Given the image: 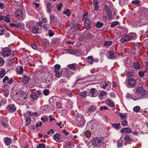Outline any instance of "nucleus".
<instances>
[{"label":"nucleus","mask_w":148,"mask_h":148,"mask_svg":"<svg viewBox=\"0 0 148 148\" xmlns=\"http://www.w3.org/2000/svg\"><path fill=\"white\" fill-rule=\"evenodd\" d=\"M109 57L108 58L110 59H113L115 58L114 53L112 51H110L109 53Z\"/></svg>","instance_id":"obj_22"},{"label":"nucleus","mask_w":148,"mask_h":148,"mask_svg":"<svg viewBox=\"0 0 148 148\" xmlns=\"http://www.w3.org/2000/svg\"><path fill=\"white\" fill-rule=\"evenodd\" d=\"M68 66L71 69L75 70V66L74 64H69L68 65Z\"/></svg>","instance_id":"obj_48"},{"label":"nucleus","mask_w":148,"mask_h":148,"mask_svg":"<svg viewBox=\"0 0 148 148\" xmlns=\"http://www.w3.org/2000/svg\"><path fill=\"white\" fill-rule=\"evenodd\" d=\"M9 25L11 27H14L18 28H22L24 26L23 24L21 23H10Z\"/></svg>","instance_id":"obj_4"},{"label":"nucleus","mask_w":148,"mask_h":148,"mask_svg":"<svg viewBox=\"0 0 148 148\" xmlns=\"http://www.w3.org/2000/svg\"><path fill=\"white\" fill-rule=\"evenodd\" d=\"M30 96L32 99L34 100H37L38 98L37 94L34 93H32L30 95Z\"/></svg>","instance_id":"obj_23"},{"label":"nucleus","mask_w":148,"mask_h":148,"mask_svg":"<svg viewBox=\"0 0 148 148\" xmlns=\"http://www.w3.org/2000/svg\"><path fill=\"white\" fill-rule=\"evenodd\" d=\"M119 24V22L118 21H116L112 23L111 25V28H112L116 26L117 25Z\"/></svg>","instance_id":"obj_51"},{"label":"nucleus","mask_w":148,"mask_h":148,"mask_svg":"<svg viewBox=\"0 0 148 148\" xmlns=\"http://www.w3.org/2000/svg\"><path fill=\"white\" fill-rule=\"evenodd\" d=\"M85 121L84 117L82 115H79L76 117V123L79 127H82L85 123Z\"/></svg>","instance_id":"obj_1"},{"label":"nucleus","mask_w":148,"mask_h":148,"mask_svg":"<svg viewBox=\"0 0 148 148\" xmlns=\"http://www.w3.org/2000/svg\"><path fill=\"white\" fill-rule=\"evenodd\" d=\"M97 109V107L96 106L93 105L91 106H89L88 110L85 112V114L87 116H89L90 115V113L95 111Z\"/></svg>","instance_id":"obj_3"},{"label":"nucleus","mask_w":148,"mask_h":148,"mask_svg":"<svg viewBox=\"0 0 148 148\" xmlns=\"http://www.w3.org/2000/svg\"><path fill=\"white\" fill-rule=\"evenodd\" d=\"M122 125L123 126H127L128 125V122L126 120H124L122 121Z\"/></svg>","instance_id":"obj_53"},{"label":"nucleus","mask_w":148,"mask_h":148,"mask_svg":"<svg viewBox=\"0 0 148 148\" xmlns=\"http://www.w3.org/2000/svg\"><path fill=\"white\" fill-rule=\"evenodd\" d=\"M119 115L121 117V118L122 119L126 118L127 116V115L125 113L122 114L120 113L119 114Z\"/></svg>","instance_id":"obj_42"},{"label":"nucleus","mask_w":148,"mask_h":148,"mask_svg":"<svg viewBox=\"0 0 148 148\" xmlns=\"http://www.w3.org/2000/svg\"><path fill=\"white\" fill-rule=\"evenodd\" d=\"M5 144L7 146H9L11 143V139L9 137L5 138Z\"/></svg>","instance_id":"obj_14"},{"label":"nucleus","mask_w":148,"mask_h":148,"mask_svg":"<svg viewBox=\"0 0 148 148\" xmlns=\"http://www.w3.org/2000/svg\"><path fill=\"white\" fill-rule=\"evenodd\" d=\"M148 94V92L147 91L145 90L143 92V93L141 94L140 97L139 98L140 99H143L144 98L145 96L147 95Z\"/></svg>","instance_id":"obj_26"},{"label":"nucleus","mask_w":148,"mask_h":148,"mask_svg":"<svg viewBox=\"0 0 148 148\" xmlns=\"http://www.w3.org/2000/svg\"><path fill=\"white\" fill-rule=\"evenodd\" d=\"M5 75V71L4 69L2 70L0 72V77L3 78Z\"/></svg>","instance_id":"obj_37"},{"label":"nucleus","mask_w":148,"mask_h":148,"mask_svg":"<svg viewBox=\"0 0 148 148\" xmlns=\"http://www.w3.org/2000/svg\"><path fill=\"white\" fill-rule=\"evenodd\" d=\"M26 121V126L30 124L31 122V119L30 117L28 116H25V118Z\"/></svg>","instance_id":"obj_19"},{"label":"nucleus","mask_w":148,"mask_h":148,"mask_svg":"<svg viewBox=\"0 0 148 148\" xmlns=\"http://www.w3.org/2000/svg\"><path fill=\"white\" fill-rule=\"evenodd\" d=\"M121 133H130L132 132V130L129 127L124 128L121 130Z\"/></svg>","instance_id":"obj_11"},{"label":"nucleus","mask_w":148,"mask_h":148,"mask_svg":"<svg viewBox=\"0 0 148 148\" xmlns=\"http://www.w3.org/2000/svg\"><path fill=\"white\" fill-rule=\"evenodd\" d=\"M86 93L87 92L86 91H84L80 92L79 93V95L80 96H81L82 97L84 98H85L87 96Z\"/></svg>","instance_id":"obj_27"},{"label":"nucleus","mask_w":148,"mask_h":148,"mask_svg":"<svg viewBox=\"0 0 148 148\" xmlns=\"http://www.w3.org/2000/svg\"><path fill=\"white\" fill-rule=\"evenodd\" d=\"M100 86L103 88L106 89L107 90H110L111 89V86L109 84H105L104 85H102V84H101Z\"/></svg>","instance_id":"obj_16"},{"label":"nucleus","mask_w":148,"mask_h":148,"mask_svg":"<svg viewBox=\"0 0 148 148\" xmlns=\"http://www.w3.org/2000/svg\"><path fill=\"white\" fill-rule=\"evenodd\" d=\"M59 135L58 133H56L53 136V138L57 142H59Z\"/></svg>","instance_id":"obj_25"},{"label":"nucleus","mask_w":148,"mask_h":148,"mask_svg":"<svg viewBox=\"0 0 148 148\" xmlns=\"http://www.w3.org/2000/svg\"><path fill=\"white\" fill-rule=\"evenodd\" d=\"M103 140V138L100 137H96L92 140V143L94 146H99L102 144Z\"/></svg>","instance_id":"obj_2"},{"label":"nucleus","mask_w":148,"mask_h":148,"mask_svg":"<svg viewBox=\"0 0 148 148\" xmlns=\"http://www.w3.org/2000/svg\"><path fill=\"white\" fill-rule=\"evenodd\" d=\"M93 36L90 33H88L86 35L85 37L88 39H91L93 38Z\"/></svg>","instance_id":"obj_36"},{"label":"nucleus","mask_w":148,"mask_h":148,"mask_svg":"<svg viewBox=\"0 0 148 148\" xmlns=\"http://www.w3.org/2000/svg\"><path fill=\"white\" fill-rule=\"evenodd\" d=\"M134 67L136 69H140V65L138 62H135L134 63Z\"/></svg>","instance_id":"obj_24"},{"label":"nucleus","mask_w":148,"mask_h":148,"mask_svg":"<svg viewBox=\"0 0 148 148\" xmlns=\"http://www.w3.org/2000/svg\"><path fill=\"white\" fill-rule=\"evenodd\" d=\"M63 13L66 14L67 16H69L71 15L70 10L69 9H67L66 11H64Z\"/></svg>","instance_id":"obj_45"},{"label":"nucleus","mask_w":148,"mask_h":148,"mask_svg":"<svg viewBox=\"0 0 148 148\" xmlns=\"http://www.w3.org/2000/svg\"><path fill=\"white\" fill-rule=\"evenodd\" d=\"M66 50L69 51V53L71 54H75L77 53L76 51H70L68 49H67Z\"/></svg>","instance_id":"obj_50"},{"label":"nucleus","mask_w":148,"mask_h":148,"mask_svg":"<svg viewBox=\"0 0 148 148\" xmlns=\"http://www.w3.org/2000/svg\"><path fill=\"white\" fill-rule=\"evenodd\" d=\"M104 8L107 12L110 10V9L108 6L106 4H105V5Z\"/></svg>","instance_id":"obj_60"},{"label":"nucleus","mask_w":148,"mask_h":148,"mask_svg":"<svg viewBox=\"0 0 148 148\" xmlns=\"http://www.w3.org/2000/svg\"><path fill=\"white\" fill-rule=\"evenodd\" d=\"M19 70L17 71V73L18 74L21 75L23 72V68L22 66H19L18 68Z\"/></svg>","instance_id":"obj_35"},{"label":"nucleus","mask_w":148,"mask_h":148,"mask_svg":"<svg viewBox=\"0 0 148 148\" xmlns=\"http://www.w3.org/2000/svg\"><path fill=\"white\" fill-rule=\"evenodd\" d=\"M45 144L40 143L38 145L37 148H45Z\"/></svg>","instance_id":"obj_46"},{"label":"nucleus","mask_w":148,"mask_h":148,"mask_svg":"<svg viewBox=\"0 0 148 148\" xmlns=\"http://www.w3.org/2000/svg\"><path fill=\"white\" fill-rule=\"evenodd\" d=\"M145 72V71H140L138 72V74L141 77H143L144 75V73Z\"/></svg>","instance_id":"obj_59"},{"label":"nucleus","mask_w":148,"mask_h":148,"mask_svg":"<svg viewBox=\"0 0 148 148\" xmlns=\"http://www.w3.org/2000/svg\"><path fill=\"white\" fill-rule=\"evenodd\" d=\"M39 29L37 26H34L32 27L33 33L34 34H36L39 33Z\"/></svg>","instance_id":"obj_17"},{"label":"nucleus","mask_w":148,"mask_h":148,"mask_svg":"<svg viewBox=\"0 0 148 148\" xmlns=\"http://www.w3.org/2000/svg\"><path fill=\"white\" fill-rule=\"evenodd\" d=\"M14 62V58L11 59L8 61V64L10 66L12 65Z\"/></svg>","instance_id":"obj_52"},{"label":"nucleus","mask_w":148,"mask_h":148,"mask_svg":"<svg viewBox=\"0 0 148 148\" xmlns=\"http://www.w3.org/2000/svg\"><path fill=\"white\" fill-rule=\"evenodd\" d=\"M61 68L59 64H56L54 66V71L56 70H60V69Z\"/></svg>","instance_id":"obj_38"},{"label":"nucleus","mask_w":148,"mask_h":148,"mask_svg":"<svg viewBox=\"0 0 148 148\" xmlns=\"http://www.w3.org/2000/svg\"><path fill=\"white\" fill-rule=\"evenodd\" d=\"M29 81V78L28 76H24L23 77L22 81L23 83H27Z\"/></svg>","instance_id":"obj_28"},{"label":"nucleus","mask_w":148,"mask_h":148,"mask_svg":"<svg viewBox=\"0 0 148 148\" xmlns=\"http://www.w3.org/2000/svg\"><path fill=\"white\" fill-rule=\"evenodd\" d=\"M85 136L88 138H90L91 136V132L89 130H87L84 133Z\"/></svg>","instance_id":"obj_30"},{"label":"nucleus","mask_w":148,"mask_h":148,"mask_svg":"<svg viewBox=\"0 0 148 148\" xmlns=\"http://www.w3.org/2000/svg\"><path fill=\"white\" fill-rule=\"evenodd\" d=\"M108 109V108L106 106H101L99 108V109L101 111L103 110H106Z\"/></svg>","instance_id":"obj_55"},{"label":"nucleus","mask_w":148,"mask_h":148,"mask_svg":"<svg viewBox=\"0 0 148 148\" xmlns=\"http://www.w3.org/2000/svg\"><path fill=\"white\" fill-rule=\"evenodd\" d=\"M98 95L97 91L94 88H92L91 89L89 93V95L91 97H95Z\"/></svg>","instance_id":"obj_6"},{"label":"nucleus","mask_w":148,"mask_h":148,"mask_svg":"<svg viewBox=\"0 0 148 148\" xmlns=\"http://www.w3.org/2000/svg\"><path fill=\"white\" fill-rule=\"evenodd\" d=\"M41 119L43 122H46L48 120V118L45 116H43L41 118Z\"/></svg>","instance_id":"obj_49"},{"label":"nucleus","mask_w":148,"mask_h":148,"mask_svg":"<svg viewBox=\"0 0 148 148\" xmlns=\"http://www.w3.org/2000/svg\"><path fill=\"white\" fill-rule=\"evenodd\" d=\"M15 14L17 17L19 18H22L23 16V12L20 9H18L16 11V12H15Z\"/></svg>","instance_id":"obj_10"},{"label":"nucleus","mask_w":148,"mask_h":148,"mask_svg":"<svg viewBox=\"0 0 148 148\" xmlns=\"http://www.w3.org/2000/svg\"><path fill=\"white\" fill-rule=\"evenodd\" d=\"M145 90L142 87H139L136 89V90L138 93L143 92Z\"/></svg>","instance_id":"obj_33"},{"label":"nucleus","mask_w":148,"mask_h":148,"mask_svg":"<svg viewBox=\"0 0 148 148\" xmlns=\"http://www.w3.org/2000/svg\"><path fill=\"white\" fill-rule=\"evenodd\" d=\"M64 146L66 148H70L73 146V143H68L66 144Z\"/></svg>","instance_id":"obj_32"},{"label":"nucleus","mask_w":148,"mask_h":148,"mask_svg":"<svg viewBox=\"0 0 148 148\" xmlns=\"http://www.w3.org/2000/svg\"><path fill=\"white\" fill-rule=\"evenodd\" d=\"M110 96L111 98H114L116 97V95L115 93L112 92L110 93Z\"/></svg>","instance_id":"obj_54"},{"label":"nucleus","mask_w":148,"mask_h":148,"mask_svg":"<svg viewBox=\"0 0 148 148\" xmlns=\"http://www.w3.org/2000/svg\"><path fill=\"white\" fill-rule=\"evenodd\" d=\"M128 83H136V81L134 79L131 78L128 80Z\"/></svg>","instance_id":"obj_41"},{"label":"nucleus","mask_w":148,"mask_h":148,"mask_svg":"<svg viewBox=\"0 0 148 148\" xmlns=\"http://www.w3.org/2000/svg\"><path fill=\"white\" fill-rule=\"evenodd\" d=\"M125 139L127 141H129L131 140V139L130 138V136L128 135L126 136L125 138Z\"/></svg>","instance_id":"obj_56"},{"label":"nucleus","mask_w":148,"mask_h":148,"mask_svg":"<svg viewBox=\"0 0 148 148\" xmlns=\"http://www.w3.org/2000/svg\"><path fill=\"white\" fill-rule=\"evenodd\" d=\"M120 125L121 124L120 123H115L112 124V126L115 129L118 130L120 129L121 128L120 127Z\"/></svg>","instance_id":"obj_18"},{"label":"nucleus","mask_w":148,"mask_h":148,"mask_svg":"<svg viewBox=\"0 0 148 148\" xmlns=\"http://www.w3.org/2000/svg\"><path fill=\"white\" fill-rule=\"evenodd\" d=\"M77 25V22L75 20H73L71 23L70 27L71 28H75L76 27Z\"/></svg>","instance_id":"obj_15"},{"label":"nucleus","mask_w":148,"mask_h":148,"mask_svg":"<svg viewBox=\"0 0 148 148\" xmlns=\"http://www.w3.org/2000/svg\"><path fill=\"white\" fill-rule=\"evenodd\" d=\"M11 51L10 49H6V50H4L3 52L2 55L4 57L8 56L10 54Z\"/></svg>","instance_id":"obj_12"},{"label":"nucleus","mask_w":148,"mask_h":148,"mask_svg":"<svg viewBox=\"0 0 148 148\" xmlns=\"http://www.w3.org/2000/svg\"><path fill=\"white\" fill-rule=\"evenodd\" d=\"M105 103L106 105L110 107H113L115 106L114 102L110 99L107 98L106 99Z\"/></svg>","instance_id":"obj_5"},{"label":"nucleus","mask_w":148,"mask_h":148,"mask_svg":"<svg viewBox=\"0 0 148 148\" xmlns=\"http://www.w3.org/2000/svg\"><path fill=\"white\" fill-rule=\"evenodd\" d=\"M49 36L52 37L53 35V33L52 30H49Z\"/></svg>","instance_id":"obj_64"},{"label":"nucleus","mask_w":148,"mask_h":148,"mask_svg":"<svg viewBox=\"0 0 148 148\" xmlns=\"http://www.w3.org/2000/svg\"><path fill=\"white\" fill-rule=\"evenodd\" d=\"M54 72L56 73V76L57 77L61 76L62 74V71L60 70H56V71H54Z\"/></svg>","instance_id":"obj_21"},{"label":"nucleus","mask_w":148,"mask_h":148,"mask_svg":"<svg viewBox=\"0 0 148 148\" xmlns=\"http://www.w3.org/2000/svg\"><path fill=\"white\" fill-rule=\"evenodd\" d=\"M34 113L31 111H27L26 112V114L27 115L29 116H32L33 115Z\"/></svg>","instance_id":"obj_61"},{"label":"nucleus","mask_w":148,"mask_h":148,"mask_svg":"<svg viewBox=\"0 0 148 148\" xmlns=\"http://www.w3.org/2000/svg\"><path fill=\"white\" fill-rule=\"evenodd\" d=\"M47 12H50L51 9V5L50 3H48L47 5Z\"/></svg>","instance_id":"obj_31"},{"label":"nucleus","mask_w":148,"mask_h":148,"mask_svg":"<svg viewBox=\"0 0 148 148\" xmlns=\"http://www.w3.org/2000/svg\"><path fill=\"white\" fill-rule=\"evenodd\" d=\"M136 34L135 33H132L130 35V40H135L136 38Z\"/></svg>","instance_id":"obj_29"},{"label":"nucleus","mask_w":148,"mask_h":148,"mask_svg":"<svg viewBox=\"0 0 148 148\" xmlns=\"http://www.w3.org/2000/svg\"><path fill=\"white\" fill-rule=\"evenodd\" d=\"M91 21L90 19H86L84 23V25L85 28L86 29L89 30L91 28Z\"/></svg>","instance_id":"obj_8"},{"label":"nucleus","mask_w":148,"mask_h":148,"mask_svg":"<svg viewBox=\"0 0 148 148\" xmlns=\"http://www.w3.org/2000/svg\"><path fill=\"white\" fill-rule=\"evenodd\" d=\"M112 42L111 41H106L104 43V45L106 47L112 45Z\"/></svg>","instance_id":"obj_40"},{"label":"nucleus","mask_w":148,"mask_h":148,"mask_svg":"<svg viewBox=\"0 0 148 148\" xmlns=\"http://www.w3.org/2000/svg\"><path fill=\"white\" fill-rule=\"evenodd\" d=\"M7 109L9 112H12L15 111L16 108L14 105L11 104L8 106Z\"/></svg>","instance_id":"obj_9"},{"label":"nucleus","mask_w":148,"mask_h":148,"mask_svg":"<svg viewBox=\"0 0 148 148\" xmlns=\"http://www.w3.org/2000/svg\"><path fill=\"white\" fill-rule=\"evenodd\" d=\"M87 62L90 64H92L94 61L93 58L92 56L88 57L87 58Z\"/></svg>","instance_id":"obj_20"},{"label":"nucleus","mask_w":148,"mask_h":148,"mask_svg":"<svg viewBox=\"0 0 148 148\" xmlns=\"http://www.w3.org/2000/svg\"><path fill=\"white\" fill-rule=\"evenodd\" d=\"M94 10L95 11H97L98 10L99 6L98 4L93 5Z\"/></svg>","instance_id":"obj_62"},{"label":"nucleus","mask_w":148,"mask_h":148,"mask_svg":"<svg viewBox=\"0 0 148 148\" xmlns=\"http://www.w3.org/2000/svg\"><path fill=\"white\" fill-rule=\"evenodd\" d=\"M106 95V92L103 91H101L100 92L99 94V97H103L105 96Z\"/></svg>","instance_id":"obj_43"},{"label":"nucleus","mask_w":148,"mask_h":148,"mask_svg":"<svg viewBox=\"0 0 148 148\" xmlns=\"http://www.w3.org/2000/svg\"><path fill=\"white\" fill-rule=\"evenodd\" d=\"M117 145L118 147H120L123 146V144L122 142L118 141L117 143Z\"/></svg>","instance_id":"obj_63"},{"label":"nucleus","mask_w":148,"mask_h":148,"mask_svg":"<svg viewBox=\"0 0 148 148\" xmlns=\"http://www.w3.org/2000/svg\"><path fill=\"white\" fill-rule=\"evenodd\" d=\"M140 3V0H134L132 1V3L134 5H138Z\"/></svg>","instance_id":"obj_44"},{"label":"nucleus","mask_w":148,"mask_h":148,"mask_svg":"<svg viewBox=\"0 0 148 148\" xmlns=\"http://www.w3.org/2000/svg\"><path fill=\"white\" fill-rule=\"evenodd\" d=\"M134 74L133 72L132 71H129L128 72L127 76L128 77H132L134 76Z\"/></svg>","instance_id":"obj_58"},{"label":"nucleus","mask_w":148,"mask_h":148,"mask_svg":"<svg viewBox=\"0 0 148 148\" xmlns=\"http://www.w3.org/2000/svg\"><path fill=\"white\" fill-rule=\"evenodd\" d=\"M62 3H59L57 7V9L58 11L61 10L62 7Z\"/></svg>","instance_id":"obj_57"},{"label":"nucleus","mask_w":148,"mask_h":148,"mask_svg":"<svg viewBox=\"0 0 148 148\" xmlns=\"http://www.w3.org/2000/svg\"><path fill=\"white\" fill-rule=\"evenodd\" d=\"M0 20H3L7 23H9L10 22V16L7 15L5 16L0 15Z\"/></svg>","instance_id":"obj_7"},{"label":"nucleus","mask_w":148,"mask_h":148,"mask_svg":"<svg viewBox=\"0 0 148 148\" xmlns=\"http://www.w3.org/2000/svg\"><path fill=\"white\" fill-rule=\"evenodd\" d=\"M103 25V23L98 21L97 22L96 26L97 28H100Z\"/></svg>","instance_id":"obj_34"},{"label":"nucleus","mask_w":148,"mask_h":148,"mask_svg":"<svg viewBox=\"0 0 148 148\" xmlns=\"http://www.w3.org/2000/svg\"><path fill=\"white\" fill-rule=\"evenodd\" d=\"M49 93V90L47 89H44L43 90V94L47 96L48 95Z\"/></svg>","instance_id":"obj_47"},{"label":"nucleus","mask_w":148,"mask_h":148,"mask_svg":"<svg viewBox=\"0 0 148 148\" xmlns=\"http://www.w3.org/2000/svg\"><path fill=\"white\" fill-rule=\"evenodd\" d=\"M140 107L139 106H136L133 108V111L136 112H138L140 110Z\"/></svg>","instance_id":"obj_39"},{"label":"nucleus","mask_w":148,"mask_h":148,"mask_svg":"<svg viewBox=\"0 0 148 148\" xmlns=\"http://www.w3.org/2000/svg\"><path fill=\"white\" fill-rule=\"evenodd\" d=\"M129 36L127 35L123 37L121 39L122 42H124L130 40V39Z\"/></svg>","instance_id":"obj_13"}]
</instances>
